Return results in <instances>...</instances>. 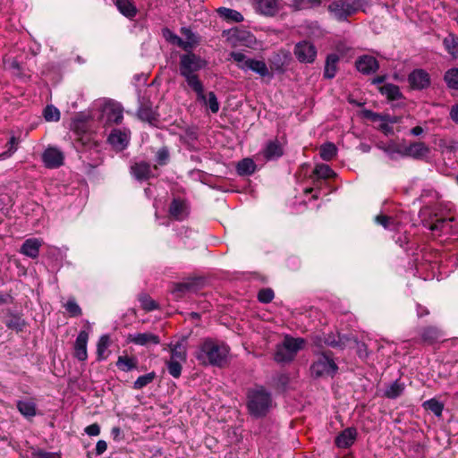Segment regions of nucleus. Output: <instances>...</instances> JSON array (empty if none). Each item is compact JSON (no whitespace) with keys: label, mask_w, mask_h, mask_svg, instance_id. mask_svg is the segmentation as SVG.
Listing matches in <instances>:
<instances>
[{"label":"nucleus","mask_w":458,"mask_h":458,"mask_svg":"<svg viewBox=\"0 0 458 458\" xmlns=\"http://www.w3.org/2000/svg\"><path fill=\"white\" fill-rule=\"evenodd\" d=\"M207 66V62L193 52H187L180 55L179 72L184 78L189 88H191L199 98L202 96V81L199 80L198 72Z\"/></svg>","instance_id":"1"},{"label":"nucleus","mask_w":458,"mask_h":458,"mask_svg":"<svg viewBox=\"0 0 458 458\" xmlns=\"http://www.w3.org/2000/svg\"><path fill=\"white\" fill-rule=\"evenodd\" d=\"M246 407L250 416L255 419L265 417L273 403L271 393L263 386L250 388L246 394Z\"/></svg>","instance_id":"2"},{"label":"nucleus","mask_w":458,"mask_h":458,"mask_svg":"<svg viewBox=\"0 0 458 458\" xmlns=\"http://www.w3.org/2000/svg\"><path fill=\"white\" fill-rule=\"evenodd\" d=\"M228 354L227 345L206 339L196 353V359L204 365L223 367L226 363Z\"/></svg>","instance_id":"3"},{"label":"nucleus","mask_w":458,"mask_h":458,"mask_svg":"<svg viewBox=\"0 0 458 458\" xmlns=\"http://www.w3.org/2000/svg\"><path fill=\"white\" fill-rule=\"evenodd\" d=\"M302 338H293L286 335L282 344H277L274 354V360L277 363H289L304 346Z\"/></svg>","instance_id":"4"},{"label":"nucleus","mask_w":458,"mask_h":458,"mask_svg":"<svg viewBox=\"0 0 458 458\" xmlns=\"http://www.w3.org/2000/svg\"><path fill=\"white\" fill-rule=\"evenodd\" d=\"M230 57L237 64L238 68L242 71L250 70L261 77L270 75L264 61L248 58L243 53L234 51L230 53Z\"/></svg>","instance_id":"5"},{"label":"nucleus","mask_w":458,"mask_h":458,"mask_svg":"<svg viewBox=\"0 0 458 458\" xmlns=\"http://www.w3.org/2000/svg\"><path fill=\"white\" fill-rule=\"evenodd\" d=\"M329 354H331V352L321 353L310 366L311 375L314 377H333L336 374L338 370V366Z\"/></svg>","instance_id":"6"},{"label":"nucleus","mask_w":458,"mask_h":458,"mask_svg":"<svg viewBox=\"0 0 458 458\" xmlns=\"http://www.w3.org/2000/svg\"><path fill=\"white\" fill-rule=\"evenodd\" d=\"M422 225L433 233L442 234L445 232V218L437 217L429 206H424L420 210Z\"/></svg>","instance_id":"7"},{"label":"nucleus","mask_w":458,"mask_h":458,"mask_svg":"<svg viewBox=\"0 0 458 458\" xmlns=\"http://www.w3.org/2000/svg\"><path fill=\"white\" fill-rule=\"evenodd\" d=\"M293 54L297 60L302 64H313L317 57V47L308 40L298 42L293 48Z\"/></svg>","instance_id":"8"},{"label":"nucleus","mask_w":458,"mask_h":458,"mask_svg":"<svg viewBox=\"0 0 458 458\" xmlns=\"http://www.w3.org/2000/svg\"><path fill=\"white\" fill-rule=\"evenodd\" d=\"M430 153V148L423 141H412L403 148L402 157L415 160H425Z\"/></svg>","instance_id":"9"},{"label":"nucleus","mask_w":458,"mask_h":458,"mask_svg":"<svg viewBox=\"0 0 458 458\" xmlns=\"http://www.w3.org/2000/svg\"><path fill=\"white\" fill-rule=\"evenodd\" d=\"M408 82L412 89H425L430 86V75L423 69H415L408 75Z\"/></svg>","instance_id":"10"},{"label":"nucleus","mask_w":458,"mask_h":458,"mask_svg":"<svg viewBox=\"0 0 458 458\" xmlns=\"http://www.w3.org/2000/svg\"><path fill=\"white\" fill-rule=\"evenodd\" d=\"M328 11L339 21H344L347 18L355 13V8L352 7L346 1H335L328 5Z\"/></svg>","instance_id":"11"},{"label":"nucleus","mask_w":458,"mask_h":458,"mask_svg":"<svg viewBox=\"0 0 458 458\" xmlns=\"http://www.w3.org/2000/svg\"><path fill=\"white\" fill-rule=\"evenodd\" d=\"M356 69L364 75H370L379 69L378 61L372 55H363L355 61Z\"/></svg>","instance_id":"12"},{"label":"nucleus","mask_w":458,"mask_h":458,"mask_svg":"<svg viewBox=\"0 0 458 458\" xmlns=\"http://www.w3.org/2000/svg\"><path fill=\"white\" fill-rule=\"evenodd\" d=\"M130 130L122 131L120 129H114L110 132L107 140L114 149L122 151L127 148L130 142Z\"/></svg>","instance_id":"13"},{"label":"nucleus","mask_w":458,"mask_h":458,"mask_svg":"<svg viewBox=\"0 0 458 458\" xmlns=\"http://www.w3.org/2000/svg\"><path fill=\"white\" fill-rule=\"evenodd\" d=\"M64 153L54 147L47 148L42 155V160L47 168L60 167L64 164Z\"/></svg>","instance_id":"14"},{"label":"nucleus","mask_w":458,"mask_h":458,"mask_svg":"<svg viewBox=\"0 0 458 458\" xmlns=\"http://www.w3.org/2000/svg\"><path fill=\"white\" fill-rule=\"evenodd\" d=\"M158 116V113L153 108L149 101L142 102L137 110V117L151 125L157 124Z\"/></svg>","instance_id":"15"},{"label":"nucleus","mask_w":458,"mask_h":458,"mask_svg":"<svg viewBox=\"0 0 458 458\" xmlns=\"http://www.w3.org/2000/svg\"><path fill=\"white\" fill-rule=\"evenodd\" d=\"M420 343L428 345L439 342L444 336L442 331L434 326H428L420 330Z\"/></svg>","instance_id":"16"},{"label":"nucleus","mask_w":458,"mask_h":458,"mask_svg":"<svg viewBox=\"0 0 458 458\" xmlns=\"http://www.w3.org/2000/svg\"><path fill=\"white\" fill-rule=\"evenodd\" d=\"M357 429L353 427L344 429L335 439V444L338 448H349L357 438Z\"/></svg>","instance_id":"17"},{"label":"nucleus","mask_w":458,"mask_h":458,"mask_svg":"<svg viewBox=\"0 0 458 458\" xmlns=\"http://www.w3.org/2000/svg\"><path fill=\"white\" fill-rule=\"evenodd\" d=\"M131 174L138 181H148L153 177L151 166L146 161L136 162L130 167Z\"/></svg>","instance_id":"18"},{"label":"nucleus","mask_w":458,"mask_h":458,"mask_svg":"<svg viewBox=\"0 0 458 458\" xmlns=\"http://www.w3.org/2000/svg\"><path fill=\"white\" fill-rule=\"evenodd\" d=\"M89 340V334L81 330L74 344V357L81 361H84L88 358L87 344Z\"/></svg>","instance_id":"19"},{"label":"nucleus","mask_w":458,"mask_h":458,"mask_svg":"<svg viewBox=\"0 0 458 458\" xmlns=\"http://www.w3.org/2000/svg\"><path fill=\"white\" fill-rule=\"evenodd\" d=\"M128 340L131 343H133L137 345H148V344H160V338L158 335L150 333V332H145V333H137L134 335H129Z\"/></svg>","instance_id":"20"},{"label":"nucleus","mask_w":458,"mask_h":458,"mask_svg":"<svg viewBox=\"0 0 458 458\" xmlns=\"http://www.w3.org/2000/svg\"><path fill=\"white\" fill-rule=\"evenodd\" d=\"M256 10L265 16H274L280 10L279 0H256Z\"/></svg>","instance_id":"21"},{"label":"nucleus","mask_w":458,"mask_h":458,"mask_svg":"<svg viewBox=\"0 0 458 458\" xmlns=\"http://www.w3.org/2000/svg\"><path fill=\"white\" fill-rule=\"evenodd\" d=\"M199 289V280L192 279L188 282L174 284L172 293L176 299L183 297L188 293H195Z\"/></svg>","instance_id":"22"},{"label":"nucleus","mask_w":458,"mask_h":458,"mask_svg":"<svg viewBox=\"0 0 458 458\" xmlns=\"http://www.w3.org/2000/svg\"><path fill=\"white\" fill-rule=\"evenodd\" d=\"M340 57L338 55L332 53L328 54L326 58L323 76L325 79L331 80L335 77L338 71V62Z\"/></svg>","instance_id":"23"},{"label":"nucleus","mask_w":458,"mask_h":458,"mask_svg":"<svg viewBox=\"0 0 458 458\" xmlns=\"http://www.w3.org/2000/svg\"><path fill=\"white\" fill-rule=\"evenodd\" d=\"M41 246V242L36 238L27 239L21 247V253L23 255L30 257L31 259H36L39 255V249Z\"/></svg>","instance_id":"24"},{"label":"nucleus","mask_w":458,"mask_h":458,"mask_svg":"<svg viewBox=\"0 0 458 458\" xmlns=\"http://www.w3.org/2000/svg\"><path fill=\"white\" fill-rule=\"evenodd\" d=\"M169 214L176 220H182L187 216V204L180 199H174L169 207Z\"/></svg>","instance_id":"25"},{"label":"nucleus","mask_w":458,"mask_h":458,"mask_svg":"<svg viewBox=\"0 0 458 458\" xmlns=\"http://www.w3.org/2000/svg\"><path fill=\"white\" fill-rule=\"evenodd\" d=\"M263 155L267 160L276 159L282 157L284 155V150L278 140L268 141L263 151Z\"/></svg>","instance_id":"26"},{"label":"nucleus","mask_w":458,"mask_h":458,"mask_svg":"<svg viewBox=\"0 0 458 458\" xmlns=\"http://www.w3.org/2000/svg\"><path fill=\"white\" fill-rule=\"evenodd\" d=\"M114 4L118 11L126 18L133 19L138 9L131 0H114Z\"/></svg>","instance_id":"27"},{"label":"nucleus","mask_w":458,"mask_h":458,"mask_svg":"<svg viewBox=\"0 0 458 458\" xmlns=\"http://www.w3.org/2000/svg\"><path fill=\"white\" fill-rule=\"evenodd\" d=\"M106 120L109 123L120 124L123 119V108L119 105L112 104L105 108Z\"/></svg>","instance_id":"28"},{"label":"nucleus","mask_w":458,"mask_h":458,"mask_svg":"<svg viewBox=\"0 0 458 458\" xmlns=\"http://www.w3.org/2000/svg\"><path fill=\"white\" fill-rule=\"evenodd\" d=\"M16 407L25 418H33L37 414V405L32 400H19Z\"/></svg>","instance_id":"29"},{"label":"nucleus","mask_w":458,"mask_h":458,"mask_svg":"<svg viewBox=\"0 0 458 458\" xmlns=\"http://www.w3.org/2000/svg\"><path fill=\"white\" fill-rule=\"evenodd\" d=\"M138 359L134 356L121 355L116 361V367L123 372H129L138 368Z\"/></svg>","instance_id":"30"},{"label":"nucleus","mask_w":458,"mask_h":458,"mask_svg":"<svg viewBox=\"0 0 458 458\" xmlns=\"http://www.w3.org/2000/svg\"><path fill=\"white\" fill-rule=\"evenodd\" d=\"M180 32L186 38L183 40L184 46L186 47H182V49L185 52H192V49L199 44L198 37L190 28L182 27Z\"/></svg>","instance_id":"31"},{"label":"nucleus","mask_w":458,"mask_h":458,"mask_svg":"<svg viewBox=\"0 0 458 458\" xmlns=\"http://www.w3.org/2000/svg\"><path fill=\"white\" fill-rule=\"evenodd\" d=\"M443 45L446 52L453 59L458 58V37L454 33H449L444 39Z\"/></svg>","instance_id":"32"},{"label":"nucleus","mask_w":458,"mask_h":458,"mask_svg":"<svg viewBox=\"0 0 458 458\" xmlns=\"http://www.w3.org/2000/svg\"><path fill=\"white\" fill-rule=\"evenodd\" d=\"M171 360L185 361L187 359V352L185 346V339L182 338L175 344H170Z\"/></svg>","instance_id":"33"},{"label":"nucleus","mask_w":458,"mask_h":458,"mask_svg":"<svg viewBox=\"0 0 458 458\" xmlns=\"http://www.w3.org/2000/svg\"><path fill=\"white\" fill-rule=\"evenodd\" d=\"M202 96L203 98H199L197 95V100L208 106L213 114H216L219 111V102L217 98L213 91H209L206 96L204 94V85L202 84Z\"/></svg>","instance_id":"34"},{"label":"nucleus","mask_w":458,"mask_h":458,"mask_svg":"<svg viewBox=\"0 0 458 458\" xmlns=\"http://www.w3.org/2000/svg\"><path fill=\"white\" fill-rule=\"evenodd\" d=\"M8 318L5 321V326L9 329L15 330L16 332H21L23 331L26 322L19 314H14L11 312L10 310L7 313Z\"/></svg>","instance_id":"35"},{"label":"nucleus","mask_w":458,"mask_h":458,"mask_svg":"<svg viewBox=\"0 0 458 458\" xmlns=\"http://www.w3.org/2000/svg\"><path fill=\"white\" fill-rule=\"evenodd\" d=\"M110 345V336L108 335H103L98 341L97 344V360L98 361L107 359L109 352L107 349Z\"/></svg>","instance_id":"36"},{"label":"nucleus","mask_w":458,"mask_h":458,"mask_svg":"<svg viewBox=\"0 0 458 458\" xmlns=\"http://www.w3.org/2000/svg\"><path fill=\"white\" fill-rule=\"evenodd\" d=\"M395 242L404 250L408 255H414L418 249V244L411 242L407 233H403L397 237Z\"/></svg>","instance_id":"37"},{"label":"nucleus","mask_w":458,"mask_h":458,"mask_svg":"<svg viewBox=\"0 0 458 458\" xmlns=\"http://www.w3.org/2000/svg\"><path fill=\"white\" fill-rule=\"evenodd\" d=\"M379 91L382 95H385L388 100H398L402 98L403 95L397 85L393 83H386L379 88Z\"/></svg>","instance_id":"38"},{"label":"nucleus","mask_w":458,"mask_h":458,"mask_svg":"<svg viewBox=\"0 0 458 458\" xmlns=\"http://www.w3.org/2000/svg\"><path fill=\"white\" fill-rule=\"evenodd\" d=\"M256 170V164L250 158H243L236 165L237 174L241 176L250 175Z\"/></svg>","instance_id":"39"},{"label":"nucleus","mask_w":458,"mask_h":458,"mask_svg":"<svg viewBox=\"0 0 458 458\" xmlns=\"http://www.w3.org/2000/svg\"><path fill=\"white\" fill-rule=\"evenodd\" d=\"M322 4V0H293L290 7L293 11H302L318 7Z\"/></svg>","instance_id":"40"},{"label":"nucleus","mask_w":458,"mask_h":458,"mask_svg":"<svg viewBox=\"0 0 458 458\" xmlns=\"http://www.w3.org/2000/svg\"><path fill=\"white\" fill-rule=\"evenodd\" d=\"M404 390V385L401 383L399 380L394 381L388 386H386L384 395L389 399H395L399 397Z\"/></svg>","instance_id":"41"},{"label":"nucleus","mask_w":458,"mask_h":458,"mask_svg":"<svg viewBox=\"0 0 458 458\" xmlns=\"http://www.w3.org/2000/svg\"><path fill=\"white\" fill-rule=\"evenodd\" d=\"M217 13L221 17L225 18L226 21L242 22L244 20L243 15L240 12L233 9L220 7L217 9Z\"/></svg>","instance_id":"42"},{"label":"nucleus","mask_w":458,"mask_h":458,"mask_svg":"<svg viewBox=\"0 0 458 458\" xmlns=\"http://www.w3.org/2000/svg\"><path fill=\"white\" fill-rule=\"evenodd\" d=\"M319 154L323 160L330 161L336 156L337 148L334 143L327 142L320 146Z\"/></svg>","instance_id":"43"},{"label":"nucleus","mask_w":458,"mask_h":458,"mask_svg":"<svg viewBox=\"0 0 458 458\" xmlns=\"http://www.w3.org/2000/svg\"><path fill=\"white\" fill-rule=\"evenodd\" d=\"M447 87L451 89H458V68L447 70L444 75Z\"/></svg>","instance_id":"44"},{"label":"nucleus","mask_w":458,"mask_h":458,"mask_svg":"<svg viewBox=\"0 0 458 458\" xmlns=\"http://www.w3.org/2000/svg\"><path fill=\"white\" fill-rule=\"evenodd\" d=\"M422 406L428 410L430 411L432 413H434L437 417H441L443 410H444V403L437 401L435 398H431L428 401H425L422 404Z\"/></svg>","instance_id":"45"},{"label":"nucleus","mask_w":458,"mask_h":458,"mask_svg":"<svg viewBox=\"0 0 458 458\" xmlns=\"http://www.w3.org/2000/svg\"><path fill=\"white\" fill-rule=\"evenodd\" d=\"M375 221L377 224L382 225L385 229H387V230H396L397 229L398 224L393 216L380 214L375 217Z\"/></svg>","instance_id":"46"},{"label":"nucleus","mask_w":458,"mask_h":458,"mask_svg":"<svg viewBox=\"0 0 458 458\" xmlns=\"http://www.w3.org/2000/svg\"><path fill=\"white\" fill-rule=\"evenodd\" d=\"M157 375L156 372L151 371L148 374L140 376L133 383V388L136 390L142 389L148 384L152 383L154 379L156 378Z\"/></svg>","instance_id":"47"},{"label":"nucleus","mask_w":458,"mask_h":458,"mask_svg":"<svg viewBox=\"0 0 458 458\" xmlns=\"http://www.w3.org/2000/svg\"><path fill=\"white\" fill-rule=\"evenodd\" d=\"M162 35L165 39L172 45L177 46L182 48V47H185L183 43V39L174 33L170 29L164 28L162 30Z\"/></svg>","instance_id":"48"},{"label":"nucleus","mask_w":458,"mask_h":458,"mask_svg":"<svg viewBox=\"0 0 458 458\" xmlns=\"http://www.w3.org/2000/svg\"><path fill=\"white\" fill-rule=\"evenodd\" d=\"M64 307L69 313V316L72 318H77L82 314L81 308L79 306L73 297L69 298Z\"/></svg>","instance_id":"49"},{"label":"nucleus","mask_w":458,"mask_h":458,"mask_svg":"<svg viewBox=\"0 0 458 458\" xmlns=\"http://www.w3.org/2000/svg\"><path fill=\"white\" fill-rule=\"evenodd\" d=\"M139 301L140 302L141 308L147 312L158 309V304L157 301L151 299L148 294L140 295Z\"/></svg>","instance_id":"50"},{"label":"nucleus","mask_w":458,"mask_h":458,"mask_svg":"<svg viewBox=\"0 0 458 458\" xmlns=\"http://www.w3.org/2000/svg\"><path fill=\"white\" fill-rule=\"evenodd\" d=\"M43 116L47 122H57L60 119V112L53 105H47L43 111Z\"/></svg>","instance_id":"51"},{"label":"nucleus","mask_w":458,"mask_h":458,"mask_svg":"<svg viewBox=\"0 0 458 458\" xmlns=\"http://www.w3.org/2000/svg\"><path fill=\"white\" fill-rule=\"evenodd\" d=\"M314 174L318 178H323V179L330 178V177H332L335 174V173L331 169V167L328 165H326V164L317 165L315 169H314Z\"/></svg>","instance_id":"52"},{"label":"nucleus","mask_w":458,"mask_h":458,"mask_svg":"<svg viewBox=\"0 0 458 458\" xmlns=\"http://www.w3.org/2000/svg\"><path fill=\"white\" fill-rule=\"evenodd\" d=\"M170 160V151L168 147L160 148L156 154V162L159 165H165Z\"/></svg>","instance_id":"53"},{"label":"nucleus","mask_w":458,"mask_h":458,"mask_svg":"<svg viewBox=\"0 0 458 458\" xmlns=\"http://www.w3.org/2000/svg\"><path fill=\"white\" fill-rule=\"evenodd\" d=\"M166 367L169 374L174 377L178 378L182 374V365L179 360H170L166 362Z\"/></svg>","instance_id":"54"},{"label":"nucleus","mask_w":458,"mask_h":458,"mask_svg":"<svg viewBox=\"0 0 458 458\" xmlns=\"http://www.w3.org/2000/svg\"><path fill=\"white\" fill-rule=\"evenodd\" d=\"M275 296L274 291L271 288H263L258 293V300L261 303H269L273 301Z\"/></svg>","instance_id":"55"},{"label":"nucleus","mask_w":458,"mask_h":458,"mask_svg":"<svg viewBox=\"0 0 458 458\" xmlns=\"http://www.w3.org/2000/svg\"><path fill=\"white\" fill-rule=\"evenodd\" d=\"M76 144L81 145L82 148L91 149L97 148L98 144L96 141L91 140L90 135L83 134L76 140Z\"/></svg>","instance_id":"56"},{"label":"nucleus","mask_w":458,"mask_h":458,"mask_svg":"<svg viewBox=\"0 0 458 458\" xmlns=\"http://www.w3.org/2000/svg\"><path fill=\"white\" fill-rule=\"evenodd\" d=\"M362 114H363L364 118H366L371 122H377V121L384 122V119H385V114L375 113L372 110H369V109H364L362 111Z\"/></svg>","instance_id":"57"},{"label":"nucleus","mask_w":458,"mask_h":458,"mask_svg":"<svg viewBox=\"0 0 458 458\" xmlns=\"http://www.w3.org/2000/svg\"><path fill=\"white\" fill-rule=\"evenodd\" d=\"M402 150H403V148H401L399 146H397L394 143H390L383 148V151L390 156L396 153L402 157Z\"/></svg>","instance_id":"58"},{"label":"nucleus","mask_w":458,"mask_h":458,"mask_svg":"<svg viewBox=\"0 0 458 458\" xmlns=\"http://www.w3.org/2000/svg\"><path fill=\"white\" fill-rule=\"evenodd\" d=\"M85 432L89 436L96 437L100 434V427L98 423H93L85 428Z\"/></svg>","instance_id":"59"},{"label":"nucleus","mask_w":458,"mask_h":458,"mask_svg":"<svg viewBox=\"0 0 458 458\" xmlns=\"http://www.w3.org/2000/svg\"><path fill=\"white\" fill-rule=\"evenodd\" d=\"M425 198H432L434 199H437L438 198V193L432 190V189H424L421 191V194L420 196V199L422 200Z\"/></svg>","instance_id":"60"},{"label":"nucleus","mask_w":458,"mask_h":458,"mask_svg":"<svg viewBox=\"0 0 458 458\" xmlns=\"http://www.w3.org/2000/svg\"><path fill=\"white\" fill-rule=\"evenodd\" d=\"M378 129L386 135H390L394 133V129L388 122H382Z\"/></svg>","instance_id":"61"},{"label":"nucleus","mask_w":458,"mask_h":458,"mask_svg":"<svg viewBox=\"0 0 458 458\" xmlns=\"http://www.w3.org/2000/svg\"><path fill=\"white\" fill-rule=\"evenodd\" d=\"M107 449V444L105 440H98L96 445V454L101 455Z\"/></svg>","instance_id":"62"},{"label":"nucleus","mask_w":458,"mask_h":458,"mask_svg":"<svg viewBox=\"0 0 458 458\" xmlns=\"http://www.w3.org/2000/svg\"><path fill=\"white\" fill-rule=\"evenodd\" d=\"M9 155L14 153L17 149L18 140L16 137L12 136L7 143Z\"/></svg>","instance_id":"63"},{"label":"nucleus","mask_w":458,"mask_h":458,"mask_svg":"<svg viewBox=\"0 0 458 458\" xmlns=\"http://www.w3.org/2000/svg\"><path fill=\"white\" fill-rule=\"evenodd\" d=\"M30 450H31V455L34 458H46V456L48 454V452H46L39 448L31 447Z\"/></svg>","instance_id":"64"}]
</instances>
